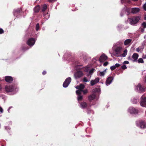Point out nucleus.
<instances>
[{
  "mask_svg": "<svg viewBox=\"0 0 146 146\" xmlns=\"http://www.w3.org/2000/svg\"><path fill=\"white\" fill-rule=\"evenodd\" d=\"M140 18V17L139 16H134L129 19V21L131 25H134L138 22Z\"/></svg>",
  "mask_w": 146,
  "mask_h": 146,
  "instance_id": "nucleus-1",
  "label": "nucleus"
},
{
  "mask_svg": "<svg viewBox=\"0 0 146 146\" xmlns=\"http://www.w3.org/2000/svg\"><path fill=\"white\" fill-rule=\"evenodd\" d=\"M71 81V78L68 77L66 78L63 83V86L64 88L67 87Z\"/></svg>",
  "mask_w": 146,
  "mask_h": 146,
  "instance_id": "nucleus-2",
  "label": "nucleus"
},
{
  "mask_svg": "<svg viewBox=\"0 0 146 146\" xmlns=\"http://www.w3.org/2000/svg\"><path fill=\"white\" fill-rule=\"evenodd\" d=\"M36 40L33 38H29L27 41V44L30 46H33L35 44Z\"/></svg>",
  "mask_w": 146,
  "mask_h": 146,
  "instance_id": "nucleus-3",
  "label": "nucleus"
},
{
  "mask_svg": "<svg viewBox=\"0 0 146 146\" xmlns=\"http://www.w3.org/2000/svg\"><path fill=\"white\" fill-rule=\"evenodd\" d=\"M6 91L7 92H12L14 90V87L13 86L6 85L5 87Z\"/></svg>",
  "mask_w": 146,
  "mask_h": 146,
  "instance_id": "nucleus-4",
  "label": "nucleus"
},
{
  "mask_svg": "<svg viewBox=\"0 0 146 146\" xmlns=\"http://www.w3.org/2000/svg\"><path fill=\"white\" fill-rule=\"evenodd\" d=\"M108 58V57L105 54H103L101 55L99 59V61L100 62H103Z\"/></svg>",
  "mask_w": 146,
  "mask_h": 146,
  "instance_id": "nucleus-5",
  "label": "nucleus"
},
{
  "mask_svg": "<svg viewBox=\"0 0 146 146\" xmlns=\"http://www.w3.org/2000/svg\"><path fill=\"white\" fill-rule=\"evenodd\" d=\"M83 73L82 71H78L74 74V77L76 79L79 78L82 76L83 75Z\"/></svg>",
  "mask_w": 146,
  "mask_h": 146,
  "instance_id": "nucleus-6",
  "label": "nucleus"
},
{
  "mask_svg": "<svg viewBox=\"0 0 146 146\" xmlns=\"http://www.w3.org/2000/svg\"><path fill=\"white\" fill-rule=\"evenodd\" d=\"M113 79V76H109L107 78L106 80V84L107 86L111 84L112 80Z\"/></svg>",
  "mask_w": 146,
  "mask_h": 146,
  "instance_id": "nucleus-7",
  "label": "nucleus"
},
{
  "mask_svg": "<svg viewBox=\"0 0 146 146\" xmlns=\"http://www.w3.org/2000/svg\"><path fill=\"white\" fill-rule=\"evenodd\" d=\"M76 93L78 96L77 100L78 101L82 100L83 98V96L81 95V92H80L79 90H76Z\"/></svg>",
  "mask_w": 146,
  "mask_h": 146,
  "instance_id": "nucleus-8",
  "label": "nucleus"
},
{
  "mask_svg": "<svg viewBox=\"0 0 146 146\" xmlns=\"http://www.w3.org/2000/svg\"><path fill=\"white\" fill-rule=\"evenodd\" d=\"M129 112L131 114H137L138 113L137 110L134 108L133 107H131L129 109Z\"/></svg>",
  "mask_w": 146,
  "mask_h": 146,
  "instance_id": "nucleus-9",
  "label": "nucleus"
},
{
  "mask_svg": "<svg viewBox=\"0 0 146 146\" xmlns=\"http://www.w3.org/2000/svg\"><path fill=\"white\" fill-rule=\"evenodd\" d=\"M140 9L139 8L134 7L131 9V13L133 14H136L140 11Z\"/></svg>",
  "mask_w": 146,
  "mask_h": 146,
  "instance_id": "nucleus-10",
  "label": "nucleus"
},
{
  "mask_svg": "<svg viewBox=\"0 0 146 146\" xmlns=\"http://www.w3.org/2000/svg\"><path fill=\"white\" fill-rule=\"evenodd\" d=\"M13 80V78L11 76H6L5 77V81L9 83H12Z\"/></svg>",
  "mask_w": 146,
  "mask_h": 146,
  "instance_id": "nucleus-11",
  "label": "nucleus"
},
{
  "mask_svg": "<svg viewBox=\"0 0 146 146\" xmlns=\"http://www.w3.org/2000/svg\"><path fill=\"white\" fill-rule=\"evenodd\" d=\"M100 78H97L94 80H92L90 81V84L92 86H93L95 84L98 83L99 81Z\"/></svg>",
  "mask_w": 146,
  "mask_h": 146,
  "instance_id": "nucleus-12",
  "label": "nucleus"
},
{
  "mask_svg": "<svg viewBox=\"0 0 146 146\" xmlns=\"http://www.w3.org/2000/svg\"><path fill=\"white\" fill-rule=\"evenodd\" d=\"M132 40L130 39H126L124 42V44L125 46H129L132 43L131 42Z\"/></svg>",
  "mask_w": 146,
  "mask_h": 146,
  "instance_id": "nucleus-13",
  "label": "nucleus"
},
{
  "mask_svg": "<svg viewBox=\"0 0 146 146\" xmlns=\"http://www.w3.org/2000/svg\"><path fill=\"white\" fill-rule=\"evenodd\" d=\"M137 88H139L140 92H145V88L141 84H139L137 86Z\"/></svg>",
  "mask_w": 146,
  "mask_h": 146,
  "instance_id": "nucleus-14",
  "label": "nucleus"
},
{
  "mask_svg": "<svg viewBox=\"0 0 146 146\" xmlns=\"http://www.w3.org/2000/svg\"><path fill=\"white\" fill-rule=\"evenodd\" d=\"M96 97V96L94 93L90 95L88 97L89 101L90 102H91L92 100L95 99Z\"/></svg>",
  "mask_w": 146,
  "mask_h": 146,
  "instance_id": "nucleus-15",
  "label": "nucleus"
},
{
  "mask_svg": "<svg viewBox=\"0 0 146 146\" xmlns=\"http://www.w3.org/2000/svg\"><path fill=\"white\" fill-rule=\"evenodd\" d=\"M81 107L82 109H85L87 108L88 104L86 102H83L80 103Z\"/></svg>",
  "mask_w": 146,
  "mask_h": 146,
  "instance_id": "nucleus-16",
  "label": "nucleus"
},
{
  "mask_svg": "<svg viewBox=\"0 0 146 146\" xmlns=\"http://www.w3.org/2000/svg\"><path fill=\"white\" fill-rule=\"evenodd\" d=\"M139 57V55L138 54L135 53L133 54L132 58L133 59V62H135L137 61Z\"/></svg>",
  "mask_w": 146,
  "mask_h": 146,
  "instance_id": "nucleus-17",
  "label": "nucleus"
},
{
  "mask_svg": "<svg viewBox=\"0 0 146 146\" xmlns=\"http://www.w3.org/2000/svg\"><path fill=\"white\" fill-rule=\"evenodd\" d=\"M40 9L39 5H37L34 8L33 11L35 13H37L39 12Z\"/></svg>",
  "mask_w": 146,
  "mask_h": 146,
  "instance_id": "nucleus-18",
  "label": "nucleus"
},
{
  "mask_svg": "<svg viewBox=\"0 0 146 146\" xmlns=\"http://www.w3.org/2000/svg\"><path fill=\"white\" fill-rule=\"evenodd\" d=\"M141 105L145 107L146 106V97H144L142 99L140 103Z\"/></svg>",
  "mask_w": 146,
  "mask_h": 146,
  "instance_id": "nucleus-19",
  "label": "nucleus"
},
{
  "mask_svg": "<svg viewBox=\"0 0 146 146\" xmlns=\"http://www.w3.org/2000/svg\"><path fill=\"white\" fill-rule=\"evenodd\" d=\"M140 127L141 128H144L146 127V123L145 122L141 121L139 123Z\"/></svg>",
  "mask_w": 146,
  "mask_h": 146,
  "instance_id": "nucleus-20",
  "label": "nucleus"
},
{
  "mask_svg": "<svg viewBox=\"0 0 146 146\" xmlns=\"http://www.w3.org/2000/svg\"><path fill=\"white\" fill-rule=\"evenodd\" d=\"M47 8V5L45 4H44L41 5V12H43L45 11Z\"/></svg>",
  "mask_w": 146,
  "mask_h": 146,
  "instance_id": "nucleus-21",
  "label": "nucleus"
},
{
  "mask_svg": "<svg viewBox=\"0 0 146 146\" xmlns=\"http://www.w3.org/2000/svg\"><path fill=\"white\" fill-rule=\"evenodd\" d=\"M122 50V47L121 46L117 47L115 50V52L117 54L120 53Z\"/></svg>",
  "mask_w": 146,
  "mask_h": 146,
  "instance_id": "nucleus-22",
  "label": "nucleus"
},
{
  "mask_svg": "<svg viewBox=\"0 0 146 146\" xmlns=\"http://www.w3.org/2000/svg\"><path fill=\"white\" fill-rule=\"evenodd\" d=\"M21 11V9L19 8L15 9L14 12V15H16L17 14L20 13Z\"/></svg>",
  "mask_w": 146,
  "mask_h": 146,
  "instance_id": "nucleus-23",
  "label": "nucleus"
},
{
  "mask_svg": "<svg viewBox=\"0 0 146 146\" xmlns=\"http://www.w3.org/2000/svg\"><path fill=\"white\" fill-rule=\"evenodd\" d=\"M80 90H79L80 92H81V90H83L85 88V86L84 84H80L79 85Z\"/></svg>",
  "mask_w": 146,
  "mask_h": 146,
  "instance_id": "nucleus-24",
  "label": "nucleus"
},
{
  "mask_svg": "<svg viewBox=\"0 0 146 146\" xmlns=\"http://www.w3.org/2000/svg\"><path fill=\"white\" fill-rule=\"evenodd\" d=\"M127 49H125L123 51V52L121 54V56L122 57H125L127 54Z\"/></svg>",
  "mask_w": 146,
  "mask_h": 146,
  "instance_id": "nucleus-25",
  "label": "nucleus"
},
{
  "mask_svg": "<svg viewBox=\"0 0 146 146\" xmlns=\"http://www.w3.org/2000/svg\"><path fill=\"white\" fill-rule=\"evenodd\" d=\"M106 70L103 71L102 72H100V76H104L105 74V73L106 72Z\"/></svg>",
  "mask_w": 146,
  "mask_h": 146,
  "instance_id": "nucleus-26",
  "label": "nucleus"
},
{
  "mask_svg": "<svg viewBox=\"0 0 146 146\" xmlns=\"http://www.w3.org/2000/svg\"><path fill=\"white\" fill-rule=\"evenodd\" d=\"M138 62L139 63H143L144 61L142 58H140L138 60Z\"/></svg>",
  "mask_w": 146,
  "mask_h": 146,
  "instance_id": "nucleus-27",
  "label": "nucleus"
},
{
  "mask_svg": "<svg viewBox=\"0 0 146 146\" xmlns=\"http://www.w3.org/2000/svg\"><path fill=\"white\" fill-rule=\"evenodd\" d=\"M39 29V23H37L36 25V31H38Z\"/></svg>",
  "mask_w": 146,
  "mask_h": 146,
  "instance_id": "nucleus-28",
  "label": "nucleus"
},
{
  "mask_svg": "<svg viewBox=\"0 0 146 146\" xmlns=\"http://www.w3.org/2000/svg\"><path fill=\"white\" fill-rule=\"evenodd\" d=\"M142 26L143 29H145L146 28V23L145 22H143L142 24Z\"/></svg>",
  "mask_w": 146,
  "mask_h": 146,
  "instance_id": "nucleus-29",
  "label": "nucleus"
},
{
  "mask_svg": "<svg viewBox=\"0 0 146 146\" xmlns=\"http://www.w3.org/2000/svg\"><path fill=\"white\" fill-rule=\"evenodd\" d=\"M81 92H83L84 94H86L88 93V91L87 89H86L84 90H81Z\"/></svg>",
  "mask_w": 146,
  "mask_h": 146,
  "instance_id": "nucleus-30",
  "label": "nucleus"
},
{
  "mask_svg": "<svg viewBox=\"0 0 146 146\" xmlns=\"http://www.w3.org/2000/svg\"><path fill=\"white\" fill-rule=\"evenodd\" d=\"M110 69L111 71H113L116 68V67L115 66H112L110 67Z\"/></svg>",
  "mask_w": 146,
  "mask_h": 146,
  "instance_id": "nucleus-31",
  "label": "nucleus"
},
{
  "mask_svg": "<svg viewBox=\"0 0 146 146\" xmlns=\"http://www.w3.org/2000/svg\"><path fill=\"white\" fill-rule=\"evenodd\" d=\"M88 80L86 78V77H85L83 79V81L85 82H88Z\"/></svg>",
  "mask_w": 146,
  "mask_h": 146,
  "instance_id": "nucleus-32",
  "label": "nucleus"
},
{
  "mask_svg": "<svg viewBox=\"0 0 146 146\" xmlns=\"http://www.w3.org/2000/svg\"><path fill=\"white\" fill-rule=\"evenodd\" d=\"M100 89L99 88H96L93 89V91L94 92H98Z\"/></svg>",
  "mask_w": 146,
  "mask_h": 146,
  "instance_id": "nucleus-33",
  "label": "nucleus"
},
{
  "mask_svg": "<svg viewBox=\"0 0 146 146\" xmlns=\"http://www.w3.org/2000/svg\"><path fill=\"white\" fill-rule=\"evenodd\" d=\"M94 69H92L91 70H90L89 73L90 74H92L94 71Z\"/></svg>",
  "mask_w": 146,
  "mask_h": 146,
  "instance_id": "nucleus-34",
  "label": "nucleus"
},
{
  "mask_svg": "<svg viewBox=\"0 0 146 146\" xmlns=\"http://www.w3.org/2000/svg\"><path fill=\"white\" fill-rule=\"evenodd\" d=\"M121 68L123 70H125L127 69V67L125 65H123L121 66Z\"/></svg>",
  "mask_w": 146,
  "mask_h": 146,
  "instance_id": "nucleus-35",
  "label": "nucleus"
},
{
  "mask_svg": "<svg viewBox=\"0 0 146 146\" xmlns=\"http://www.w3.org/2000/svg\"><path fill=\"white\" fill-rule=\"evenodd\" d=\"M108 64V62H105L104 64H103V66H106Z\"/></svg>",
  "mask_w": 146,
  "mask_h": 146,
  "instance_id": "nucleus-36",
  "label": "nucleus"
},
{
  "mask_svg": "<svg viewBox=\"0 0 146 146\" xmlns=\"http://www.w3.org/2000/svg\"><path fill=\"white\" fill-rule=\"evenodd\" d=\"M4 33L3 30L1 28L0 29V34H2Z\"/></svg>",
  "mask_w": 146,
  "mask_h": 146,
  "instance_id": "nucleus-37",
  "label": "nucleus"
},
{
  "mask_svg": "<svg viewBox=\"0 0 146 146\" xmlns=\"http://www.w3.org/2000/svg\"><path fill=\"white\" fill-rule=\"evenodd\" d=\"M5 129L7 131H9V130H10L11 129V128L10 127H5Z\"/></svg>",
  "mask_w": 146,
  "mask_h": 146,
  "instance_id": "nucleus-38",
  "label": "nucleus"
},
{
  "mask_svg": "<svg viewBox=\"0 0 146 146\" xmlns=\"http://www.w3.org/2000/svg\"><path fill=\"white\" fill-rule=\"evenodd\" d=\"M124 64H129V62L127 61H125L123 62Z\"/></svg>",
  "mask_w": 146,
  "mask_h": 146,
  "instance_id": "nucleus-39",
  "label": "nucleus"
},
{
  "mask_svg": "<svg viewBox=\"0 0 146 146\" xmlns=\"http://www.w3.org/2000/svg\"><path fill=\"white\" fill-rule=\"evenodd\" d=\"M115 66L116 67H116H118L119 66H120V65L119 64L117 63L116 64H115Z\"/></svg>",
  "mask_w": 146,
  "mask_h": 146,
  "instance_id": "nucleus-40",
  "label": "nucleus"
},
{
  "mask_svg": "<svg viewBox=\"0 0 146 146\" xmlns=\"http://www.w3.org/2000/svg\"><path fill=\"white\" fill-rule=\"evenodd\" d=\"M143 8L145 11H146V4L145 3L143 5Z\"/></svg>",
  "mask_w": 146,
  "mask_h": 146,
  "instance_id": "nucleus-41",
  "label": "nucleus"
},
{
  "mask_svg": "<svg viewBox=\"0 0 146 146\" xmlns=\"http://www.w3.org/2000/svg\"><path fill=\"white\" fill-rule=\"evenodd\" d=\"M127 12L129 14L130 13H131V9H127Z\"/></svg>",
  "mask_w": 146,
  "mask_h": 146,
  "instance_id": "nucleus-42",
  "label": "nucleus"
},
{
  "mask_svg": "<svg viewBox=\"0 0 146 146\" xmlns=\"http://www.w3.org/2000/svg\"><path fill=\"white\" fill-rule=\"evenodd\" d=\"M136 51L138 52H139L140 51V49L139 48V47L137 48L136 49Z\"/></svg>",
  "mask_w": 146,
  "mask_h": 146,
  "instance_id": "nucleus-43",
  "label": "nucleus"
},
{
  "mask_svg": "<svg viewBox=\"0 0 146 146\" xmlns=\"http://www.w3.org/2000/svg\"><path fill=\"white\" fill-rule=\"evenodd\" d=\"M75 88H76V89H78V90H80V87H79V85H78V86H76L75 87Z\"/></svg>",
  "mask_w": 146,
  "mask_h": 146,
  "instance_id": "nucleus-44",
  "label": "nucleus"
},
{
  "mask_svg": "<svg viewBox=\"0 0 146 146\" xmlns=\"http://www.w3.org/2000/svg\"><path fill=\"white\" fill-rule=\"evenodd\" d=\"M46 73V71H44L43 72L42 74L43 75H44Z\"/></svg>",
  "mask_w": 146,
  "mask_h": 146,
  "instance_id": "nucleus-45",
  "label": "nucleus"
},
{
  "mask_svg": "<svg viewBox=\"0 0 146 146\" xmlns=\"http://www.w3.org/2000/svg\"><path fill=\"white\" fill-rule=\"evenodd\" d=\"M3 110L2 108L1 107H0V111L1 113H2L3 112Z\"/></svg>",
  "mask_w": 146,
  "mask_h": 146,
  "instance_id": "nucleus-46",
  "label": "nucleus"
},
{
  "mask_svg": "<svg viewBox=\"0 0 146 146\" xmlns=\"http://www.w3.org/2000/svg\"><path fill=\"white\" fill-rule=\"evenodd\" d=\"M57 0H48V1L50 2H52L53 1H56Z\"/></svg>",
  "mask_w": 146,
  "mask_h": 146,
  "instance_id": "nucleus-47",
  "label": "nucleus"
},
{
  "mask_svg": "<svg viewBox=\"0 0 146 146\" xmlns=\"http://www.w3.org/2000/svg\"><path fill=\"white\" fill-rule=\"evenodd\" d=\"M143 29V28L141 29V31L142 32H143L144 31V29Z\"/></svg>",
  "mask_w": 146,
  "mask_h": 146,
  "instance_id": "nucleus-48",
  "label": "nucleus"
},
{
  "mask_svg": "<svg viewBox=\"0 0 146 146\" xmlns=\"http://www.w3.org/2000/svg\"><path fill=\"white\" fill-rule=\"evenodd\" d=\"M2 89V88L1 86V85L0 84V92L1 91V90Z\"/></svg>",
  "mask_w": 146,
  "mask_h": 146,
  "instance_id": "nucleus-49",
  "label": "nucleus"
},
{
  "mask_svg": "<svg viewBox=\"0 0 146 146\" xmlns=\"http://www.w3.org/2000/svg\"><path fill=\"white\" fill-rule=\"evenodd\" d=\"M128 60H131V58L130 57H129V58H128Z\"/></svg>",
  "mask_w": 146,
  "mask_h": 146,
  "instance_id": "nucleus-50",
  "label": "nucleus"
},
{
  "mask_svg": "<svg viewBox=\"0 0 146 146\" xmlns=\"http://www.w3.org/2000/svg\"><path fill=\"white\" fill-rule=\"evenodd\" d=\"M144 19H145V20H146V15H145V16L144 17Z\"/></svg>",
  "mask_w": 146,
  "mask_h": 146,
  "instance_id": "nucleus-51",
  "label": "nucleus"
},
{
  "mask_svg": "<svg viewBox=\"0 0 146 146\" xmlns=\"http://www.w3.org/2000/svg\"><path fill=\"white\" fill-rule=\"evenodd\" d=\"M133 1H138V0H132Z\"/></svg>",
  "mask_w": 146,
  "mask_h": 146,
  "instance_id": "nucleus-52",
  "label": "nucleus"
},
{
  "mask_svg": "<svg viewBox=\"0 0 146 146\" xmlns=\"http://www.w3.org/2000/svg\"><path fill=\"white\" fill-rule=\"evenodd\" d=\"M9 109H8V111H9Z\"/></svg>",
  "mask_w": 146,
  "mask_h": 146,
  "instance_id": "nucleus-53",
  "label": "nucleus"
}]
</instances>
